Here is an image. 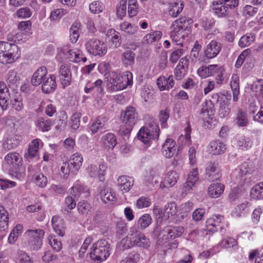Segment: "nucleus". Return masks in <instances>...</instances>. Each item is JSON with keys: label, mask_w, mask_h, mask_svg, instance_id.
Masks as SVG:
<instances>
[{"label": "nucleus", "mask_w": 263, "mask_h": 263, "mask_svg": "<svg viewBox=\"0 0 263 263\" xmlns=\"http://www.w3.org/2000/svg\"><path fill=\"white\" fill-rule=\"evenodd\" d=\"M121 243L124 249L134 246L147 249L150 246L149 239L134 227L130 229L128 236L122 240Z\"/></svg>", "instance_id": "nucleus-1"}, {"label": "nucleus", "mask_w": 263, "mask_h": 263, "mask_svg": "<svg viewBox=\"0 0 263 263\" xmlns=\"http://www.w3.org/2000/svg\"><path fill=\"white\" fill-rule=\"evenodd\" d=\"M132 84L133 74L130 72L123 75L113 72L107 80V89L111 92L121 90Z\"/></svg>", "instance_id": "nucleus-2"}, {"label": "nucleus", "mask_w": 263, "mask_h": 263, "mask_svg": "<svg viewBox=\"0 0 263 263\" xmlns=\"http://www.w3.org/2000/svg\"><path fill=\"white\" fill-rule=\"evenodd\" d=\"M109 246L105 240H100L93 245L90 252L92 260L101 262L105 260L110 255Z\"/></svg>", "instance_id": "nucleus-3"}, {"label": "nucleus", "mask_w": 263, "mask_h": 263, "mask_svg": "<svg viewBox=\"0 0 263 263\" xmlns=\"http://www.w3.org/2000/svg\"><path fill=\"white\" fill-rule=\"evenodd\" d=\"M108 169L107 164L104 162H100L98 166L94 163H89L85 167V174L91 179H98L101 182L105 180V176Z\"/></svg>", "instance_id": "nucleus-4"}, {"label": "nucleus", "mask_w": 263, "mask_h": 263, "mask_svg": "<svg viewBox=\"0 0 263 263\" xmlns=\"http://www.w3.org/2000/svg\"><path fill=\"white\" fill-rule=\"evenodd\" d=\"M87 51L94 56H104L107 52L106 44L97 38L89 39L85 43Z\"/></svg>", "instance_id": "nucleus-5"}, {"label": "nucleus", "mask_w": 263, "mask_h": 263, "mask_svg": "<svg viewBox=\"0 0 263 263\" xmlns=\"http://www.w3.org/2000/svg\"><path fill=\"white\" fill-rule=\"evenodd\" d=\"M186 19L184 17L180 18L175 21L172 24V31L170 33V38L173 42L179 45L178 43L181 39L185 37L184 32L187 28L186 25Z\"/></svg>", "instance_id": "nucleus-6"}, {"label": "nucleus", "mask_w": 263, "mask_h": 263, "mask_svg": "<svg viewBox=\"0 0 263 263\" xmlns=\"http://www.w3.org/2000/svg\"><path fill=\"white\" fill-rule=\"evenodd\" d=\"M212 99L219 103L218 114L221 118L227 117L230 112L229 106L231 100V95L215 93L212 95Z\"/></svg>", "instance_id": "nucleus-7"}, {"label": "nucleus", "mask_w": 263, "mask_h": 263, "mask_svg": "<svg viewBox=\"0 0 263 263\" xmlns=\"http://www.w3.org/2000/svg\"><path fill=\"white\" fill-rule=\"evenodd\" d=\"M25 234L28 238V246L31 250H37L41 248L45 234L43 230H28Z\"/></svg>", "instance_id": "nucleus-8"}, {"label": "nucleus", "mask_w": 263, "mask_h": 263, "mask_svg": "<svg viewBox=\"0 0 263 263\" xmlns=\"http://www.w3.org/2000/svg\"><path fill=\"white\" fill-rule=\"evenodd\" d=\"M121 119L125 124L127 133L130 132L138 120V114L135 107L128 106L121 114Z\"/></svg>", "instance_id": "nucleus-9"}, {"label": "nucleus", "mask_w": 263, "mask_h": 263, "mask_svg": "<svg viewBox=\"0 0 263 263\" xmlns=\"http://www.w3.org/2000/svg\"><path fill=\"white\" fill-rule=\"evenodd\" d=\"M238 5V1H214L213 10L218 17L226 15L229 9L234 8Z\"/></svg>", "instance_id": "nucleus-10"}, {"label": "nucleus", "mask_w": 263, "mask_h": 263, "mask_svg": "<svg viewBox=\"0 0 263 263\" xmlns=\"http://www.w3.org/2000/svg\"><path fill=\"white\" fill-rule=\"evenodd\" d=\"M9 49L4 50L2 55L4 57V60H1V63L6 64L11 63L17 60L20 57L21 51L18 47L15 44L9 43Z\"/></svg>", "instance_id": "nucleus-11"}, {"label": "nucleus", "mask_w": 263, "mask_h": 263, "mask_svg": "<svg viewBox=\"0 0 263 263\" xmlns=\"http://www.w3.org/2000/svg\"><path fill=\"white\" fill-rule=\"evenodd\" d=\"M155 132L147 127H143L139 130L138 134V138L146 145H149L151 140L159 136L158 126L155 127Z\"/></svg>", "instance_id": "nucleus-12"}, {"label": "nucleus", "mask_w": 263, "mask_h": 263, "mask_svg": "<svg viewBox=\"0 0 263 263\" xmlns=\"http://www.w3.org/2000/svg\"><path fill=\"white\" fill-rule=\"evenodd\" d=\"M71 68L77 70V67L71 65L63 64L59 69L60 80L62 85L65 87L69 86L71 82Z\"/></svg>", "instance_id": "nucleus-13"}, {"label": "nucleus", "mask_w": 263, "mask_h": 263, "mask_svg": "<svg viewBox=\"0 0 263 263\" xmlns=\"http://www.w3.org/2000/svg\"><path fill=\"white\" fill-rule=\"evenodd\" d=\"M62 51L66 58L70 62L79 63L80 62H85L86 61V58L84 56L82 51L80 50L63 48Z\"/></svg>", "instance_id": "nucleus-14"}, {"label": "nucleus", "mask_w": 263, "mask_h": 263, "mask_svg": "<svg viewBox=\"0 0 263 263\" xmlns=\"http://www.w3.org/2000/svg\"><path fill=\"white\" fill-rule=\"evenodd\" d=\"M38 170L39 167L36 165H30L28 168L29 175L34 179L36 185L41 187H45L47 183V178L43 174L36 172Z\"/></svg>", "instance_id": "nucleus-15"}, {"label": "nucleus", "mask_w": 263, "mask_h": 263, "mask_svg": "<svg viewBox=\"0 0 263 263\" xmlns=\"http://www.w3.org/2000/svg\"><path fill=\"white\" fill-rule=\"evenodd\" d=\"M176 141L170 138H167L162 147L163 156L167 158L173 157L176 153Z\"/></svg>", "instance_id": "nucleus-16"}, {"label": "nucleus", "mask_w": 263, "mask_h": 263, "mask_svg": "<svg viewBox=\"0 0 263 263\" xmlns=\"http://www.w3.org/2000/svg\"><path fill=\"white\" fill-rule=\"evenodd\" d=\"M170 229V227L168 226L161 228L159 226H157L155 228L154 234L157 237L158 241L160 244H164L171 240Z\"/></svg>", "instance_id": "nucleus-17"}, {"label": "nucleus", "mask_w": 263, "mask_h": 263, "mask_svg": "<svg viewBox=\"0 0 263 263\" xmlns=\"http://www.w3.org/2000/svg\"><path fill=\"white\" fill-rule=\"evenodd\" d=\"M189 63V60L186 57L181 59L174 71L175 76L177 80H181L186 75L188 70Z\"/></svg>", "instance_id": "nucleus-18"}, {"label": "nucleus", "mask_w": 263, "mask_h": 263, "mask_svg": "<svg viewBox=\"0 0 263 263\" xmlns=\"http://www.w3.org/2000/svg\"><path fill=\"white\" fill-rule=\"evenodd\" d=\"M47 77V70L45 66H41L33 74L31 79V83L33 86H39Z\"/></svg>", "instance_id": "nucleus-19"}, {"label": "nucleus", "mask_w": 263, "mask_h": 263, "mask_svg": "<svg viewBox=\"0 0 263 263\" xmlns=\"http://www.w3.org/2000/svg\"><path fill=\"white\" fill-rule=\"evenodd\" d=\"M5 161L12 169H17L22 165V158L15 152H11L5 156Z\"/></svg>", "instance_id": "nucleus-20"}, {"label": "nucleus", "mask_w": 263, "mask_h": 263, "mask_svg": "<svg viewBox=\"0 0 263 263\" xmlns=\"http://www.w3.org/2000/svg\"><path fill=\"white\" fill-rule=\"evenodd\" d=\"M83 158L79 153L73 154L69 160V164L70 166L71 172L75 173L78 172L82 165Z\"/></svg>", "instance_id": "nucleus-21"}, {"label": "nucleus", "mask_w": 263, "mask_h": 263, "mask_svg": "<svg viewBox=\"0 0 263 263\" xmlns=\"http://www.w3.org/2000/svg\"><path fill=\"white\" fill-rule=\"evenodd\" d=\"M40 140L38 139H34L29 144L27 152L25 154L24 157L28 160L33 158L38 159L39 157V149L40 144Z\"/></svg>", "instance_id": "nucleus-22"}, {"label": "nucleus", "mask_w": 263, "mask_h": 263, "mask_svg": "<svg viewBox=\"0 0 263 263\" xmlns=\"http://www.w3.org/2000/svg\"><path fill=\"white\" fill-rule=\"evenodd\" d=\"M221 49V46L219 43L212 41L206 46L205 55L208 59H212L218 54Z\"/></svg>", "instance_id": "nucleus-23"}, {"label": "nucleus", "mask_w": 263, "mask_h": 263, "mask_svg": "<svg viewBox=\"0 0 263 263\" xmlns=\"http://www.w3.org/2000/svg\"><path fill=\"white\" fill-rule=\"evenodd\" d=\"M41 84L43 92L45 93H50L53 92L57 87L55 77L53 74H50Z\"/></svg>", "instance_id": "nucleus-24"}, {"label": "nucleus", "mask_w": 263, "mask_h": 263, "mask_svg": "<svg viewBox=\"0 0 263 263\" xmlns=\"http://www.w3.org/2000/svg\"><path fill=\"white\" fill-rule=\"evenodd\" d=\"M118 185L123 193L128 192L133 186L134 179L127 176H122L118 179Z\"/></svg>", "instance_id": "nucleus-25"}, {"label": "nucleus", "mask_w": 263, "mask_h": 263, "mask_svg": "<svg viewBox=\"0 0 263 263\" xmlns=\"http://www.w3.org/2000/svg\"><path fill=\"white\" fill-rule=\"evenodd\" d=\"M157 84L161 91L170 89L175 84L173 76L171 75L168 78L159 77L157 80Z\"/></svg>", "instance_id": "nucleus-26"}, {"label": "nucleus", "mask_w": 263, "mask_h": 263, "mask_svg": "<svg viewBox=\"0 0 263 263\" xmlns=\"http://www.w3.org/2000/svg\"><path fill=\"white\" fill-rule=\"evenodd\" d=\"M208 151L213 155H220L226 149V145L219 140L212 141L208 147Z\"/></svg>", "instance_id": "nucleus-27"}, {"label": "nucleus", "mask_w": 263, "mask_h": 263, "mask_svg": "<svg viewBox=\"0 0 263 263\" xmlns=\"http://www.w3.org/2000/svg\"><path fill=\"white\" fill-rule=\"evenodd\" d=\"M177 213V205L175 202H170L166 204L163 210L164 219H170L171 220L176 219Z\"/></svg>", "instance_id": "nucleus-28"}, {"label": "nucleus", "mask_w": 263, "mask_h": 263, "mask_svg": "<svg viewBox=\"0 0 263 263\" xmlns=\"http://www.w3.org/2000/svg\"><path fill=\"white\" fill-rule=\"evenodd\" d=\"M51 222L54 232L59 236H63L65 235V226L63 220L58 216H53Z\"/></svg>", "instance_id": "nucleus-29"}, {"label": "nucleus", "mask_w": 263, "mask_h": 263, "mask_svg": "<svg viewBox=\"0 0 263 263\" xmlns=\"http://www.w3.org/2000/svg\"><path fill=\"white\" fill-rule=\"evenodd\" d=\"M183 7L182 1H172L168 4L169 15L172 17H176L182 12Z\"/></svg>", "instance_id": "nucleus-30"}, {"label": "nucleus", "mask_w": 263, "mask_h": 263, "mask_svg": "<svg viewBox=\"0 0 263 263\" xmlns=\"http://www.w3.org/2000/svg\"><path fill=\"white\" fill-rule=\"evenodd\" d=\"M198 179V170L197 168H193L189 174L187 181L184 184L185 191L186 192L191 190Z\"/></svg>", "instance_id": "nucleus-31"}, {"label": "nucleus", "mask_w": 263, "mask_h": 263, "mask_svg": "<svg viewBox=\"0 0 263 263\" xmlns=\"http://www.w3.org/2000/svg\"><path fill=\"white\" fill-rule=\"evenodd\" d=\"M224 189V186L222 183H212L209 187L208 194L211 197L216 198L220 196L223 193Z\"/></svg>", "instance_id": "nucleus-32"}, {"label": "nucleus", "mask_w": 263, "mask_h": 263, "mask_svg": "<svg viewBox=\"0 0 263 263\" xmlns=\"http://www.w3.org/2000/svg\"><path fill=\"white\" fill-rule=\"evenodd\" d=\"M215 112V107L214 104L211 100H205L201 105V108L200 111V114L203 117H210L214 115Z\"/></svg>", "instance_id": "nucleus-33"}, {"label": "nucleus", "mask_w": 263, "mask_h": 263, "mask_svg": "<svg viewBox=\"0 0 263 263\" xmlns=\"http://www.w3.org/2000/svg\"><path fill=\"white\" fill-rule=\"evenodd\" d=\"M223 219V216L220 215H213L207 219L206 226L209 231H216V227L219 225Z\"/></svg>", "instance_id": "nucleus-34"}, {"label": "nucleus", "mask_w": 263, "mask_h": 263, "mask_svg": "<svg viewBox=\"0 0 263 263\" xmlns=\"http://www.w3.org/2000/svg\"><path fill=\"white\" fill-rule=\"evenodd\" d=\"M205 174L211 180H217L220 177L217 164L210 163L206 168Z\"/></svg>", "instance_id": "nucleus-35"}, {"label": "nucleus", "mask_w": 263, "mask_h": 263, "mask_svg": "<svg viewBox=\"0 0 263 263\" xmlns=\"http://www.w3.org/2000/svg\"><path fill=\"white\" fill-rule=\"evenodd\" d=\"M216 67H217V65H209L208 66H202L198 69L197 73L202 78L212 76L216 73Z\"/></svg>", "instance_id": "nucleus-36"}, {"label": "nucleus", "mask_w": 263, "mask_h": 263, "mask_svg": "<svg viewBox=\"0 0 263 263\" xmlns=\"http://www.w3.org/2000/svg\"><path fill=\"white\" fill-rule=\"evenodd\" d=\"M100 194L102 201L105 203L114 202L116 200L115 193L111 189L103 188L101 190Z\"/></svg>", "instance_id": "nucleus-37"}, {"label": "nucleus", "mask_w": 263, "mask_h": 263, "mask_svg": "<svg viewBox=\"0 0 263 263\" xmlns=\"http://www.w3.org/2000/svg\"><path fill=\"white\" fill-rule=\"evenodd\" d=\"M107 121V118L103 116L98 117L90 126V130L92 133H96L100 129L105 128Z\"/></svg>", "instance_id": "nucleus-38"}, {"label": "nucleus", "mask_w": 263, "mask_h": 263, "mask_svg": "<svg viewBox=\"0 0 263 263\" xmlns=\"http://www.w3.org/2000/svg\"><path fill=\"white\" fill-rule=\"evenodd\" d=\"M52 125L53 122L51 119L44 117L39 118L36 123V127L42 132L49 131Z\"/></svg>", "instance_id": "nucleus-39"}, {"label": "nucleus", "mask_w": 263, "mask_h": 263, "mask_svg": "<svg viewBox=\"0 0 263 263\" xmlns=\"http://www.w3.org/2000/svg\"><path fill=\"white\" fill-rule=\"evenodd\" d=\"M250 197L254 199H263V182L254 185L250 191Z\"/></svg>", "instance_id": "nucleus-40"}, {"label": "nucleus", "mask_w": 263, "mask_h": 263, "mask_svg": "<svg viewBox=\"0 0 263 263\" xmlns=\"http://www.w3.org/2000/svg\"><path fill=\"white\" fill-rule=\"evenodd\" d=\"M230 85L233 91V100L234 102H237L239 94V79L236 75L232 76Z\"/></svg>", "instance_id": "nucleus-41"}, {"label": "nucleus", "mask_w": 263, "mask_h": 263, "mask_svg": "<svg viewBox=\"0 0 263 263\" xmlns=\"http://www.w3.org/2000/svg\"><path fill=\"white\" fill-rule=\"evenodd\" d=\"M9 217L7 211L0 206V230L5 231L8 227Z\"/></svg>", "instance_id": "nucleus-42"}, {"label": "nucleus", "mask_w": 263, "mask_h": 263, "mask_svg": "<svg viewBox=\"0 0 263 263\" xmlns=\"http://www.w3.org/2000/svg\"><path fill=\"white\" fill-rule=\"evenodd\" d=\"M151 216L148 214H144L139 219L137 223V227L140 230H143L147 228L152 223Z\"/></svg>", "instance_id": "nucleus-43"}, {"label": "nucleus", "mask_w": 263, "mask_h": 263, "mask_svg": "<svg viewBox=\"0 0 263 263\" xmlns=\"http://www.w3.org/2000/svg\"><path fill=\"white\" fill-rule=\"evenodd\" d=\"M135 54L130 50H126L122 54V62L126 66L132 65L135 62Z\"/></svg>", "instance_id": "nucleus-44"}, {"label": "nucleus", "mask_w": 263, "mask_h": 263, "mask_svg": "<svg viewBox=\"0 0 263 263\" xmlns=\"http://www.w3.org/2000/svg\"><path fill=\"white\" fill-rule=\"evenodd\" d=\"M119 29L128 34L132 35L137 32L138 27L127 22H124L119 25Z\"/></svg>", "instance_id": "nucleus-45"}, {"label": "nucleus", "mask_w": 263, "mask_h": 263, "mask_svg": "<svg viewBox=\"0 0 263 263\" xmlns=\"http://www.w3.org/2000/svg\"><path fill=\"white\" fill-rule=\"evenodd\" d=\"M102 140L104 145L108 148H113L117 144L116 137L112 133L106 134Z\"/></svg>", "instance_id": "nucleus-46"}, {"label": "nucleus", "mask_w": 263, "mask_h": 263, "mask_svg": "<svg viewBox=\"0 0 263 263\" xmlns=\"http://www.w3.org/2000/svg\"><path fill=\"white\" fill-rule=\"evenodd\" d=\"M77 210L80 214L87 215L91 212L92 206L87 201L83 200L78 202Z\"/></svg>", "instance_id": "nucleus-47"}, {"label": "nucleus", "mask_w": 263, "mask_h": 263, "mask_svg": "<svg viewBox=\"0 0 263 263\" xmlns=\"http://www.w3.org/2000/svg\"><path fill=\"white\" fill-rule=\"evenodd\" d=\"M22 230L23 226L21 224H17L9 234L8 238V243H14L17 239L18 236L22 233Z\"/></svg>", "instance_id": "nucleus-48"}, {"label": "nucleus", "mask_w": 263, "mask_h": 263, "mask_svg": "<svg viewBox=\"0 0 263 263\" xmlns=\"http://www.w3.org/2000/svg\"><path fill=\"white\" fill-rule=\"evenodd\" d=\"M255 40V35L254 34H246L240 39L238 42V45L241 48H245L253 43Z\"/></svg>", "instance_id": "nucleus-49"}, {"label": "nucleus", "mask_w": 263, "mask_h": 263, "mask_svg": "<svg viewBox=\"0 0 263 263\" xmlns=\"http://www.w3.org/2000/svg\"><path fill=\"white\" fill-rule=\"evenodd\" d=\"M80 27V24L78 22H75L70 28V40L72 43H76L79 37Z\"/></svg>", "instance_id": "nucleus-50"}, {"label": "nucleus", "mask_w": 263, "mask_h": 263, "mask_svg": "<svg viewBox=\"0 0 263 263\" xmlns=\"http://www.w3.org/2000/svg\"><path fill=\"white\" fill-rule=\"evenodd\" d=\"M179 176L177 172L174 171H169L164 180V183L168 186L174 185L177 182Z\"/></svg>", "instance_id": "nucleus-51"}, {"label": "nucleus", "mask_w": 263, "mask_h": 263, "mask_svg": "<svg viewBox=\"0 0 263 263\" xmlns=\"http://www.w3.org/2000/svg\"><path fill=\"white\" fill-rule=\"evenodd\" d=\"M236 124L239 126H245L248 124V120L246 113L241 109H239L235 119Z\"/></svg>", "instance_id": "nucleus-52"}, {"label": "nucleus", "mask_w": 263, "mask_h": 263, "mask_svg": "<svg viewBox=\"0 0 263 263\" xmlns=\"http://www.w3.org/2000/svg\"><path fill=\"white\" fill-rule=\"evenodd\" d=\"M218 246L223 249L234 248L237 246V241L232 237H228L219 242Z\"/></svg>", "instance_id": "nucleus-53"}, {"label": "nucleus", "mask_w": 263, "mask_h": 263, "mask_svg": "<svg viewBox=\"0 0 263 263\" xmlns=\"http://www.w3.org/2000/svg\"><path fill=\"white\" fill-rule=\"evenodd\" d=\"M236 145L241 149L245 150L251 147L252 142L249 138L241 136L238 138Z\"/></svg>", "instance_id": "nucleus-54"}, {"label": "nucleus", "mask_w": 263, "mask_h": 263, "mask_svg": "<svg viewBox=\"0 0 263 263\" xmlns=\"http://www.w3.org/2000/svg\"><path fill=\"white\" fill-rule=\"evenodd\" d=\"M251 90L263 98V79L254 82L251 85Z\"/></svg>", "instance_id": "nucleus-55"}, {"label": "nucleus", "mask_w": 263, "mask_h": 263, "mask_svg": "<svg viewBox=\"0 0 263 263\" xmlns=\"http://www.w3.org/2000/svg\"><path fill=\"white\" fill-rule=\"evenodd\" d=\"M116 12L118 18L122 20L126 13V1H120L117 5Z\"/></svg>", "instance_id": "nucleus-56"}, {"label": "nucleus", "mask_w": 263, "mask_h": 263, "mask_svg": "<svg viewBox=\"0 0 263 263\" xmlns=\"http://www.w3.org/2000/svg\"><path fill=\"white\" fill-rule=\"evenodd\" d=\"M18 144V141L14 137H10L6 139L3 144V148L5 151H9L14 148Z\"/></svg>", "instance_id": "nucleus-57"}, {"label": "nucleus", "mask_w": 263, "mask_h": 263, "mask_svg": "<svg viewBox=\"0 0 263 263\" xmlns=\"http://www.w3.org/2000/svg\"><path fill=\"white\" fill-rule=\"evenodd\" d=\"M170 227V226H168ZM170 237L171 240L180 237L184 232V228L182 227H172L170 229Z\"/></svg>", "instance_id": "nucleus-58"}, {"label": "nucleus", "mask_w": 263, "mask_h": 263, "mask_svg": "<svg viewBox=\"0 0 263 263\" xmlns=\"http://www.w3.org/2000/svg\"><path fill=\"white\" fill-rule=\"evenodd\" d=\"M193 208V203L189 201L181 205L180 216L182 219H184L187 216L188 213H190Z\"/></svg>", "instance_id": "nucleus-59"}, {"label": "nucleus", "mask_w": 263, "mask_h": 263, "mask_svg": "<svg viewBox=\"0 0 263 263\" xmlns=\"http://www.w3.org/2000/svg\"><path fill=\"white\" fill-rule=\"evenodd\" d=\"M162 32L160 31H156L146 35L144 40L148 43H152L158 41L162 36Z\"/></svg>", "instance_id": "nucleus-60"}, {"label": "nucleus", "mask_w": 263, "mask_h": 263, "mask_svg": "<svg viewBox=\"0 0 263 263\" xmlns=\"http://www.w3.org/2000/svg\"><path fill=\"white\" fill-rule=\"evenodd\" d=\"M151 204V200L150 198L145 196L140 197L136 202V206L138 209H143L149 207Z\"/></svg>", "instance_id": "nucleus-61"}, {"label": "nucleus", "mask_w": 263, "mask_h": 263, "mask_svg": "<svg viewBox=\"0 0 263 263\" xmlns=\"http://www.w3.org/2000/svg\"><path fill=\"white\" fill-rule=\"evenodd\" d=\"M253 171L252 165L249 162H245L240 165L238 173L242 177L251 174Z\"/></svg>", "instance_id": "nucleus-62"}, {"label": "nucleus", "mask_w": 263, "mask_h": 263, "mask_svg": "<svg viewBox=\"0 0 263 263\" xmlns=\"http://www.w3.org/2000/svg\"><path fill=\"white\" fill-rule=\"evenodd\" d=\"M10 98L9 91L4 92L0 95V106L3 110H6L8 107L9 100Z\"/></svg>", "instance_id": "nucleus-63"}, {"label": "nucleus", "mask_w": 263, "mask_h": 263, "mask_svg": "<svg viewBox=\"0 0 263 263\" xmlns=\"http://www.w3.org/2000/svg\"><path fill=\"white\" fill-rule=\"evenodd\" d=\"M104 8L103 3L100 1H93L89 5V10L95 14L102 12Z\"/></svg>", "instance_id": "nucleus-64"}]
</instances>
